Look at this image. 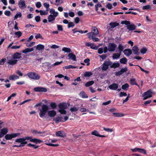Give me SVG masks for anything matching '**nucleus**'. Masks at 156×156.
<instances>
[{"instance_id":"f257e3e1","label":"nucleus","mask_w":156,"mask_h":156,"mask_svg":"<svg viewBox=\"0 0 156 156\" xmlns=\"http://www.w3.org/2000/svg\"><path fill=\"white\" fill-rule=\"evenodd\" d=\"M41 108L39 110V116L41 118H43L45 116L48 112V114L50 117H54L56 114V112L54 110L48 111L49 110L48 107L46 105L43 104L41 105Z\"/></svg>"},{"instance_id":"f03ea898","label":"nucleus","mask_w":156,"mask_h":156,"mask_svg":"<svg viewBox=\"0 0 156 156\" xmlns=\"http://www.w3.org/2000/svg\"><path fill=\"white\" fill-rule=\"evenodd\" d=\"M32 136H26L24 138H20L15 140V142L20 143V144H27V142L25 141L26 140H29L30 141L35 143L36 144H40L43 142L41 140L36 138H32Z\"/></svg>"},{"instance_id":"7ed1b4c3","label":"nucleus","mask_w":156,"mask_h":156,"mask_svg":"<svg viewBox=\"0 0 156 156\" xmlns=\"http://www.w3.org/2000/svg\"><path fill=\"white\" fill-rule=\"evenodd\" d=\"M27 75L29 78L35 80H38L40 78V75L35 72L28 73Z\"/></svg>"},{"instance_id":"20e7f679","label":"nucleus","mask_w":156,"mask_h":156,"mask_svg":"<svg viewBox=\"0 0 156 156\" xmlns=\"http://www.w3.org/2000/svg\"><path fill=\"white\" fill-rule=\"evenodd\" d=\"M92 31L87 33L86 34L87 36L97 35L99 34V31L97 28L95 26H93L92 28Z\"/></svg>"},{"instance_id":"39448f33","label":"nucleus","mask_w":156,"mask_h":156,"mask_svg":"<svg viewBox=\"0 0 156 156\" xmlns=\"http://www.w3.org/2000/svg\"><path fill=\"white\" fill-rule=\"evenodd\" d=\"M20 134L19 133H12L10 134H6L5 135V138L6 140H10L12 138H15L17 136H19Z\"/></svg>"},{"instance_id":"423d86ee","label":"nucleus","mask_w":156,"mask_h":156,"mask_svg":"<svg viewBox=\"0 0 156 156\" xmlns=\"http://www.w3.org/2000/svg\"><path fill=\"white\" fill-rule=\"evenodd\" d=\"M152 96V90L150 89L144 92L142 96L144 97L143 100L147 99L149 98H151Z\"/></svg>"},{"instance_id":"0eeeda50","label":"nucleus","mask_w":156,"mask_h":156,"mask_svg":"<svg viewBox=\"0 0 156 156\" xmlns=\"http://www.w3.org/2000/svg\"><path fill=\"white\" fill-rule=\"evenodd\" d=\"M112 64V62L110 60L105 61L102 65V69L103 71H106L108 69V66H111Z\"/></svg>"},{"instance_id":"6e6552de","label":"nucleus","mask_w":156,"mask_h":156,"mask_svg":"<svg viewBox=\"0 0 156 156\" xmlns=\"http://www.w3.org/2000/svg\"><path fill=\"white\" fill-rule=\"evenodd\" d=\"M7 59L8 60L7 63L11 65H13L17 64L18 60L16 59H13L12 57L10 56H8L7 57Z\"/></svg>"},{"instance_id":"1a4fd4ad","label":"nucleus","mask_w":156,"mask_h":156,"mask_svg":"<svg viewBox=\"0 0 156 156\" xmlns=\"http://www.w3.org/2000/svg\"><path fill=\"white\" fill-rule=\"evenodd\" d=\"M117 45L114 43H109L108 45V50L110 52L114 51L117 47Z\"/></svg>"},{"instance_id":"9d476101","label":"nucleus","mask_w":156,"mask_h":156,"mask_svg":"<svg viewBox=\"0 0 156 156\" xmlns=\"http://www.w3.org/2000/svg\"><path fill=\"white\" fill-rule=\"evenodd\" d=\"M34 90L35 92H46L47 91V89L45 88L37 87L34 88Z\"/></svg>"},{"instance_id":"9b49d317","label":"nucleus","mask_w":156,"mask_h":156,"mask_svg":"<svg viewBox=\"0 0 156 156\" xmlns=\"http://www.w3.org/2000/svg\"><path fill=\"white\" fill-rule=\"evenodd\" d=\"M8 132V129L7 128L4 127L2 129L0 132V138H2Z\"/></svg>"},{"instance_id":"f8f14e48","label":"nucleus","mask_w":156,"mask_h":156,"mask_svg":"<svg viewBox=\"0 0 156 156\" xmlns=\"http://www.w3.org/2000/svg\"><path fill=\"white\" fill-rule=\"evenodd\" d=\"M25 2L24 0H20L18 2V5L19 7L21 9H24L26 7Z\"/></svg>"},{"instance_id":"ddd939ff","label":"nucleus","mask_w":156,"mask_h":156,"mask_svg":"<svg viewBox=\"0 0 156 156\" xmlns=\"http://www.w3.org/2000/svg\"><path fill=\"white\" fill-rule=\"evenodd\" d=\"M31 132L32 133L33 135H38V134H42L44 133L45 132V131L41 132L40 131L37 130V129H31L30 130Z\"/></svg>"},{"instance_id":"4468645a","label":"nucleus","mask_w":156,"mask_h":156,"mask_svg":"<svg viewBox=\"0 0 156 156\" xmlns=\"http://www.w3.org/2000/svg\"><path fill=\"white\" fill-rule=\"evenodd\" d=\"M127 29L129 31H133L136 29V26L133 23H130L128 26H126Z\"/></svg>"},{"instance_id":"2eb2a0df","label":"nucleus","mask_w":156,"mask_h":156,"mask_svg":"<svg viewBox=\"0 0 156 156\" xmlns=\"http://www.w3.org/2000/svg\"><path fill=\"white\" fill-rule=\"evenodd\" d=\"M109 88L112 90H116L118 87V84L116 83H114L110 85L108 87Z\"/></svg>"},{"instance_id":"dca6fc26","label":"nucleus","mask_w":156,"mask_h":156,"mask_svg":"<svg viewBox=\"0 0 156 156\" xmlns=\"http://www.w3.org/2000/svg\"><path fill=\"white\" fill-rule=\"evenodd\" d=\"M21 53L16 52L12 55V58L14 59H19L21 58Z\"/></svg>"},{"instance_id":"f3484780","label":"nucleus","mask_w":156,"mask_h":156,"mask_svg":"<svg viewBox=\"0 0 156 156\" xmlns=\"http://www.w3.org/2000/svg\"><path fill=\"white\" fill-rule=\"evenodd\" d=\"M68 57L69 58V59H71L73 61H76V55L73 53L69 54Z\"/></svg>"},{"instance_id":"a211bd4d","label":"nucleus","mask_w":156,"mask_h":156,"mask_svg":"<svg viewBox=\"0 0 156 156\" xmlns=\"http://www.w3.org/2000/svg\"><path fill=\"white\" fill-rule=\"evenodd\" d=\"M124 54L127 56H129L132 53V51L130 49H126L123 51Z\"/></svg>"},{"instance_id":"6ab92c4d","label":"nucleus","mask_w":156,"mask_h":156,"mask_svg":"<svg viewBox=\"0 0 156 156\" xmlns=\"http://www.w3.org/2000/svg\"><path fill=\"white\" fill-rule=\"evenodd\" d=\"M132 50L134 54L139 55L140 54V52L139 51V49L137 46H135L133 47Z\"/></svg>"},{"instance_id":"aec40b11","label":"nucleus","mask_w":156,"mask_h":156,"mask_svg":"<svg viewBox=\"0 0 156 156\" xmlns=\"http://www.w3.org/2000/svg\"><path fill=\"white\" fill-rule=\"evenodd\" d=\"M55 135L57 136L61 137H64L66 135L65 133L64 132L61 131L56 132L55 133Z\"/></svg>"},{"instance_id":"412c9836","label":"nucleus","mask_w":156,"mask_h":156,"mask_svg":"<svg viewBox=\"0 0 156 156\" xmlns=\"http://www.w3.org/2000/svg\"><path fill=\"white\" fill-rule=\"evenodd\" d=\"M48 22L49 23H53L54 22V21L55 18L52 15L50 14L48 17Z\"/></svg>"},{"instance_id":"4be33fe9","label":"nucleus","mask_w":156,"mask_h":156,"mask_svg":"<svg viewBox=\"0 0 156 156\" xmlns=\"http://www.w3.org/2000/svg\"><path fill=\"white\" fill-rule=\"evenodd\" d=\"M97 35H92L88 36V38L89 39H92L94 42H97L99 41V39L97 37H95Z\"/></svg>"},{"instance_id":"5701e85b","label":"nucleus","mask_w":156,"mask_h":156,"mask_svg":"<svg viewBox=\"0 0 156 156\" xmlns=\"http://www.w3.org/2000/svg\"><path fill=\"white\" fill-rule=\"evenodd\" d=\"M34 49L33 48H27L22 51V52L23 53L26 54L27 53L31 52L34 51Z\"/></svg>"},{"instance_id":"b1692460","label":"nucleus","mask_w":156,"mask_h":156,"mask_svg":"<svg viewBox=\"0 0 156 156\" xmlns=\"http://www.w3.org/2000/svg\"><path fill=\"white\" fill-rule=\"evenodd\" d=\"M130 83L131 85H136L139 88V86L137 83L136 79L135 78H132L130 80Z\"/></svg>"},{"instance_id":"393cba45","label":"nucleus","mask_w":156,"mask_h":156,"mask_svg":"<svg viewBox=\"0 0 156 156\" xmlns=\"http://www.w3.org/2000/svg\"><path fill=\"white\" fill-rule=\"evenodd\" d=\"M80 96L83 98H87L88 96L83 91H81L79 94Z\"/></svg>"},{"instance_id":"a878e982","label":"nucleus","mask_w":156,"mask_h":156,"mask_svg":"<svg viewBox=\"0 0 156 156\" xmlns=\"http://www.w3.org/2000/svg\"><path fill=\"white\" fill-rule=\"evenodd\" d=\"M120 66V64L118 62L117 63H114L112 65H111L110 67L111 68H116L119 67Z\"/></svg>"},{"instance_id":"bb28decb","label":"nucleus","mask_w":156,"mask_h":156,"mask_svg":"<svg viewBox=\"0 0 156 156\" xmlns=\"http://www.w3.org/2000/svg\"><path fill=\"white\" fill-rule=\"evenodd\" d=\"M120 55L121 54L119 53H114L112 57L113 59H117L120 57Z\"/></svg>"},{"instance_id":"cd10ccee","label":"nucleus","mask_w":156,"mask_h":156,"mask_svg":"<svg viewBox=\"0 0 156 156\" xmlns=\"http://www.w3.org/2000/svg\"><path fill=\"white\" fill-rule=\"evenodd\" d=\"M44 46L41 44H39L36 46V49L39 50H44Z\"/></svg>"},{"instance_id":"c85d7f7f","label":"nucleus","mask_w":156,"mask_h":156,"mask_svg":"<svg viewBox=\"0 0 156 156\" xmlns=\"http://www.w3.org/2000/svg\"><path fill=\"white\" fill-rule=\"evenodd\" d=\"M19 78V77L15 75H12L9 76V80H13L15 79H17Z\"/></svg>"},{"instance_id":"c756f323","label":"nucleus","mask_w":156,"mask_h":156,"mask_svg":"<svg viewBox=\"0 0 156 156\" xmlns=\"http://www.w3.org/2000/svg\"><path fill=\"white\" fill-rule=\"evenodd\" d=\"M62 118L60 116H58L56 118H54L53 120L55 121L56 123H58L59 122L62 121Z\"/></svg>"},{"instance_id":"7c9ffc66","label":"nucleus","mask_w":156,"mask_h":156,"mask_svg":"<svg viewBox=\"0 0 156 156\" xmlns=\"http://www.w3.org/2000/svg\"><path fill=\"white\" fill-rule=\"evenodd\" d=\"M119 25V23L116 22H111L110 23V25L111 26V27L113 28L118 26Z\"/></svg>"},{"instance_id":"2f4dec72","label":"nucleus","mask_w":156,"mask_h":156,"mask_svg":"<svg viewBox=\"0 0 156 156\" xmlns=\"http://www.w3.org/2000/svg\"><path fill=\"white\" fill-rule=\"evenodd\" d=\"M124 47L122 45V44H120L118 47V52L120 53H121L123 51L124 49Z\"/></svg>"},{"instance_id":"473e14b6","label":"nucleus","mask_w":156,"mask_h":156,"mask_svg":"<svg viewBox=\"0 0 156 156\" xmlns=\"http://www.w3.org/2000/svg\"><path fill=\"white\" fill-rule=\"evenodd\" d=\"M129 86L128 83H126L122 85V88L125 90H128Z\"/></svg>"},{"instance_id":"72a5a7b5","label":"nucleus","mask_w":156,"mask_h":156,"mask_svg":"<svg viewBox=\"0 0 156 156\" xmlns=\"http://www.w3.org/2000/svg\"><path fill=\"white\" fill-rule=\"evenodd\" d=\"M59 109H65L66 108V106L64 103H60L58 105Z\"/></svg>"},{"instance_id":"f704fd0d","label":"nucleus","mask_w":156,"mask_h":156,"mask_svg":"<svg viewBox=\"0 0 156 156\" xmlns=\"http://www.w3.org/2000/svg\"><path fill=\"white\" fill-rule=\"evenodd\" d=\"M93 74L91 72H86L83 74V76L84 77H88Z\"/></svg>"},{"instance_id":"c9c22d12","label":"nucleus","mask_w":156,"mask_h":156,"mask_svg":"<svg viewBox=\"0 0 156 156\" xmlns=\"http://www.w3.org/2000/svg\"><path fill=\"white\" fill-rule=\"evenodd\" d=\"M127 62V59L125 57H123L120 60V63L123 64H126Z\"/></svg>"},{"instance_id":"e433bc0d","label":"nucleus","mask_w":156,"mask_h":156,"mask_svg":"<svg viewBox=\"0 0 156 156\" xmlns=\"http://www.w3.org/2000/svg\"><path fill=\"white\" fill-rule=\"evenodd\" d=\"M63 51L67 53H70L71 52V50L70 48L67 47H64L62 49Z\"/></svg>"},{"instance_id":"4c0bfd02","label":"nucleus","mask_w":156,"mask_h":156,"mask_svg":"<svg viewBox=\"0 0 156 156\" xmlns=\"http://www.w3.org/2000/svg\"><path fill=\"white\" fill-rule=\"evenodd\" d=\"M94 83V81H90L86 83L85 84V86L86 87H88L92 85Z\"/></svg>"},{"instance_id":"58836bf2","label":"nucleus","mask_w":156,"mask_h":156,"mask_svg":"<svg viewBox=\"0 0 156 156\" xmlns=\"http://www.w3.org/2000/svg\"><path fill=\"white\" fill-rule=\"evenodd\" d=\"M113 114L114 115V116L115 117H122L124 116L123 114L122 113H113Z\"/></svg>"},{"instance_id":"ea45409f","label":"nucleus","mask_w":156,"mask_h":156,"mask_svg":"<svg viewBox=\"0 0 156 156\" xmlns=\"http://www.w3.org/2000/svg\"><path fill=\"white\" fill-rule=\"evenodd\" d=\"M130 22L129 21L127 20H124L122 21L121 22V24H125L126 25V26H128L129 24H130Z\"/></svg>"},{"instance_id":"a19ab883","label":"nucleus","mask_w":156,"mask_h":156,"mask_svg":"<svg viewBox=\"0 0 156 156\" xmlns=\"http://www.w3.org/2000/svg\"><path fill=\"white\" fill-rule=\"evenodd\" d=\"M91 134L92 135H94L96 136H100V134L98 133V132L96 130H94L92 131Z\"/></svg>"},{"instance_id":"79ce46f5","label":"nucleus","mask_w":156,"mask_h":156,"mask_svg":"<svg viewBox=\"0 0 156 156\" xmlns=\"http://www.w3.org/2000/svg\"><path fill=\"white\" fill-rule=\"evenodd\" d=\"M90 48L94 50H97L98 48V46H96L94 44L91 43Z\"/></svg>"},{"instance_id":"37998d69","label":"nucleus","mask_w":156,"mask_h":156,"mask_svg":"<svg viewBox=\"0 0 156 156\" xmlns=\"http://www.w3.org/2000/svg\"><path fill=\"white\" fill-rule=\"evenodd\" d=\"M76 67L75 66H73L71 65H69V66H65L63 67V69H74Z\"/></svg>"},{"instance_id":"c03bdc74","label":"nucleus","mask_w":156,"mask_h":156,"mask_svg":"<svg viewBox=\"0 0 156 156\" xmlns=\"http://www.w3.org/2000/svg\"><path fill=\"white\" fill-rule=\"evenodd\" d=\"M57 27L58 30L59 31H63V26L62 25H57Z\"/></svg>"},{"instance_id":"a18cd8bd","label":"nucleus","mask_w":156,"mask_h":156,"mask_svg":"<svg viewBox=\"0 0 156 156\" xmlns=\"http://www.w3.org/2000/svg\"><path fill=\"white\" fill-rule=\"evenodd\" d=\"M50 106L52 109H54L56 108L57 105L55 102H51L50 104Z\"/></svg>"},{"instance_id":"49530a36","label":"nucleus","mask_w":156,"mask_h":156,"mask_svg":"<svg viewBox=\"0 0 156 156\" xmlns=\"http://www.w3.org/2000/svg\"><path fill=\"white\" fill-rule=\"evenodd\" d=\"M147 51V49L145 48H142L140 50V52L141 53L144 54H145Z\"/></svg>"},{"instance_id":"de8ad7c7","label":"nucleus","mask_w":156,"mask_h":156,"mask_svg":"<svg viewBox=\"0 0 156 156\" xmlns=\"http://www.w3.org/2000/svg\"><path fill=\"white\" fill-rule=\"evenodd\" d=\"M151 9V7L150 5H147L143 6L142 8V9L143 10H148L150 9Z\"/></svg>"},{"instance_id":"09e8293b","label":"nucleus","mask_w":156,"mask_h":156,"mask_svg":"<svg viewBox=\"0 0 156 156\" xmlns=\"http://www.w3.org/2000/svg\"><path fill=\"white\" fill-rule=\"evenodd\" d=\"M99 57L102 59L101 61H102L106 58L107 56L106 54H103L102 55H99Z\"/></svg>"},{"instance_id":"8fccbe9b","label":"nucleus","mask_w":156,"mask_h":156,"mask_svg":"<svg viewBox=\"0 0 156 156\" xmlns=\"http://www.w3.org/2000/svg\"><path fill=\"white\" fill-rule=\"evenodd\" d=\"M138 152L145 154H146V150L144 149H141L139 148Z\"/></svg>"},{"instance_id":"3c124183","label":"nucleus","mask_w":156,"mask_h":156,"mask_svg":"<svg viewBox=\"0 0 156 156\" xmlns=\"http://www.w3.org/2000/svg\"><path fill=\"white\" fill-rule=\"evenodd\" d=\"M75 26V24L73 22H70L68 24V27L70 28V27L73 28Z\"/></svg>"},{"instance_id":"603ef678","label":"nucleus","mask_w":156,"mask_h":156,"mask_svg":"<svg viewBox=\"0 0 156 156\" xmlns=\"http://www.w3.org/2000/svg\"><path fill=\"white\" fill-rule=\"evenodd\" d=\"M15 35L17 36V37H20L22 36V33L20 31H18L15 32Z\"/></svg>"},{"instance_id":"864d4df0","label":"nucleus","mask_w":156,"mask_h":156,"mask_svg":"<svg viewBox=\"0 0 156 156\" xmlns=\"http://www.w3.org/2000/svg\"><path fill=\"white\" fill-rule=\"evenodd\" d=\"M22 16V14L20 12H19L16 14L14 16V20L17 19L18 17H21Z\"/></svg>"},{"instance_id":"5fc2aeb1","label":"nucleus","mask_w":156,"mask_h":156,"mask_svg":"<svg viewBox=\"0 0 156 156\" xmlns=\"http://www.w3.org/2000/svg\"><path fill=\"white\" fill-rule=\"evenodd\" d=\"M35 44V42H32L30 43H27L26 44V45L27 47H31L34 45Z\"/></svg>"},{"instance_id":"6e6d98bb","label":"nucleus","mask_w":156,"mask_h":156,"mask_svg":"<svg viewBox=\"0 0 156 156\" xmlns=\"http://www.w3.org/2000/svg\"><path fill=\"white\" fill-rule=\"evenodd\" d=\"M120 71L123 74L124 73L128 71V69L127 67H125V68L121 69Z\"/></svg>"},{"instance_id":"4d7b16f0","label":"nucleus","mask_w":156,"mask_h":156,"mask_svg":"<svg viewBox=\"0 0 156 156\" xmlns=\"http://www.w3.org/2000/svg\"><path fill=\"white\" fill-rule=\"evenodd\" d=\"M70 111L72 112H75L78 111V109L76 107H73L70 108Z\"/></svg>"},{"instance_id":"13d9d810","label":"nucleus","mask_w":156,"mask_h":156,"mask_svg":"<svg viewBox=\"0 0 156 156\" xmlns=\"http://www.w3.org/2000/svg\"><path fill=\"white\" fill-rule=\"evenodd\" d=\"M45 144L49 146L52 147H57L59 146L58 144H54L51 143H45Z\"/></svg>"},{"instance_id":"bf43d9fd","label":"nucleus","mask_w":156,"mask_h":156,"mask_svg":"<svg viewBox=\"0 0 156 156\" xmlns=\"http://www.w3.org/2000/svg\"><path fill=\"white\" fill-rule=\"evenodd\" d=\"M58 111L62 114H66V111L64 109H59Z\"/></svg>"},{"instance_id":"052dcab7","label":"nucleus","mask_w":156,"mask_h":156,"mask_svg":"<svg viewBox=\"0 0 156 156\" xmlns=\"http://www.w3.org/2000/svg\"><path fill=\"white\" fill-rule=\"evenodd\" d=\"M6 59L5 58H3L0 60V65H2L4 64Z\"/></svg>"},{"instance_id":"680f3d73","label":"nucleus","mask_w":156,"mask_h":156,"mask_svg":"<svg viewBox=\"0 0 156 156\" xmlns=\"http://www.w3.org/2000/svg\"><path fill=\"white\" fill-rule=\"evenodd\" d=\"M63 62L62 61H61L60 62H57L55 63L54 64L52 65V67H54V66L57 65H58L61 64Z\"/></svg>"},{"instance_id":"e2e57ef3","label":"nucleus","mask_w":156,"mask_h":156,"mask_svg":"<svg viewBox=\"0 0 156 156\" xmlns=\"http://www.w3.org/2000/svg\"><path fill=\"white\" fill-rule=\"evenodd\" d=\"M90 60L89 58H87L86 59H85L84 61V62L86 63H87V66H89L90 65Z\"/></svg>"},{"instance_id":"0e129e2a","label":"nucleus","mask_w":156,"mask_h":156,"mask_svg":"<svg viewBox=\"0 0 156 156\" xmlns=\"http://www.w3.org/2000/svg\"><path fill=\"white\" fill-rule=\"evenodd\" d=\"M36 34V35L35 36V38L36 39H38L39 38H41V39L42 38V37L40 34H39V33Z\"/></svg>"},{"instance_id":"69168bd1","label":"nucleus","mask_w":156,"mask_h":156,"mask_svg":"<svg viewBox=\"0 0 156 156\" xmlns=\"http://www.w3.org/2000/svg\"><path fill=\"white\" fill-rule=\"evenodd\" d=\"M127 96V94L126 93L121 92L119 94V97H122L123 96Z\"/></svg>"},{"instance_id":"338daca9","label":"nucleus","mask_w":156,"mask_h":156,"mask_svg":"<svg viewBox=\"0 0 156 156\" xmlns=\"http://www.w3.org/2000/svg\"><path fill=\"white\" fill-rule=\"evenodd\" d=\"M35 20L37 22L41 21V17L40 16H37L35 17Z\"/></svg>"},{"instance_id":"774afa93","label":"nucleus","mask_w":156,"mask_h":156,"mask_svg":"<svg viewBox=\"0 0 156 156\" xmlns=\"http://www.w3.org/2000/svg\"><path fill=\"white\" fill-rule=\"evenodd\" d=\"M106 7L108 9H111L112 8V5L111 3H109L106 5Z\"/></svg>"}]
</instances>
